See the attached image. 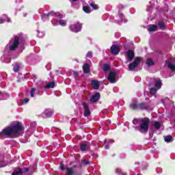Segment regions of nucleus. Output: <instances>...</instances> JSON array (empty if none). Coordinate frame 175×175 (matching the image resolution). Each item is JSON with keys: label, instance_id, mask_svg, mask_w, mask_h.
Masks as SVG:
<instances>
[{"label": "nucleus", "instance_id": "nucleus-8", "mask_svg": "<svg viewBox=\"0 0 175 175\" xmlns=\"http://www.w3.org/2000/svg\"><path fill=\"white\" fill-rule=\"evenodd\" d=\"M28 172H29V168H25L23 170L18 168V170H16L15 171H14L12 175H20L23 173H28Z\"/></svg>", "mask_w": 175, "mask_h": 175}, {"label": "nucleus", "instance_id": "nucleus-51", "mask_svg": "<svg viewBox=\"0 0 175 175\" xmlns=\"http://www.w3.org/2000/svg\"><path fill=\"white\" fill-rule=\"evenodd\" d=\"M107 122H108L109 124H110V120H107Z\"/></svg>", "mask_w": 175, "mask_h": 175}, {"label": "nucleus", "instance_id": "nucleus-7", "mask_svg": "<svg viewBox=\"0 0 175 175\" xmlns=\"http://www.w3.org/2000/svg\"><path fill=\"white\" fill-rule=\"evenodd\" d=\"M108 81L112 83H117V73L115 72H110L108 75Z\"/></svg>", "mask_w": 175, "mask_h": 175}, {"label": "nucleus", "instance_id": "nucleus-18", "mask_svg": "<svg viewBox=\"0 0 175 175\" xmlns=\"http://www.w3.org/2000/svg\"><path fill=\"white\" fill-rule=\"evenodd\" d=\"M143 119H134L133 120V124L135 125V128H138L140 126V124H142V121Z\"/></svg>", "mask_w": 175, "mask_h": 175}, {"label": "nucleus", "instance_id": "nucleus-48", "mask_svg": "<svg viewBox=\"0 0 175 175\" xmlns=\"http://www.w3.org/2000/svg\"><path fill=\"white\" fill-rule=\"evenodd\" d=\"M23 0H16V2H18V3H20Z\"/></svg>", "mask_w": 175, "mask_h": 175}, {"label": "nucleus", "instance_id": "nucleus-42", "mask_svg": "<svg viewBox=\"0 0 175 175\" xmlns=\"http://www.w3.org/2000/svg\"><path fill=\"white\" fill-rule=\"evenodd\" d=\"M60 169L61 170H65V165L62 163H60Z\"/></svg>", "mask_w": 175, "mask_h": 175}, {"label": "nucleus", "instance_id": "nucleus-52", "mask_svg": "<svg viewBox=\"0 0 175 175\" xmlns=\"http://www.w3.org/2000/svg\"><path fill=\"white\" fill-rule=\"evenodd\" d=\"M27 16V14H24V17H25Z\"/></svg>", "mask_w": 175, "mask_h": 175}, {"label": "nucleus", "instance_id": "nucleus-6", "mask_svg": "<svg viewBox=\"0 0 175 175\" xmlns=\"http://www.w3.org/2000/svg\"><path fill=\"white\" fill-rule=\"evenodd\" d=\"M81 28L82 25L79 23H75L74 25L70 26V31L75 33L80 32V31H81Z\"/></svg>", "mask_w": 175, "mask_h": 175}, {"label": "nucleus", "instance_id": "nucleus-1", "mask_svg": "<svg viewBox=\"0 0 175 175\" xmlns=\"http://www.w3.org/2000/svg\"><path fill=\"white\" fill-rule=\"evenodd\" d=\"M23 132L24 127H23V124L20 122H14L0 132V139H5V137H12L14 139L23 135Z\"/></svg>", "mask_w": 175, "mask_h": 175}, {"label": "nucleus", "instance_id": "nucleus-24", "mask_svg": "<svg viewBox=\"0 0 175 175\" xmlns=\"http://www.w3.org/2000/svg\"><path fill=\"white\" fill-rule=\"evenodd\" d=\"M83 70L84 73H89L90 72V65L88 64H84L83 66Z\"/></svg>", "mask_w": 175, "mask_h": 175}, {"label": "nucleus", "instance_id": "nucleus-20", "mask_svg": "<svg viewBox=\"0 0 175 175\" xmlns=\"http://www.w3.org/2000/svg\"><path fill=\"white\" fill-rule=\"evenodd\" d=\"M83 10L85 12V13H91V12H92L91 8H90V5H84L83 6Z\"/></svg>", "mask_w": 175, "mask_h": 175}, {"label": "nucleus", "instance_id": "nucleus-16", "mask_svg": "<svg viewBox=\"0 0 175 175\" xmlns=\"http://www.w3.org/2000/svg\"><path fill=\"white\" fill-rule=\"evenodd\" d=\"M92 85L94 90H98L99 88V85H100L98 81L93 80L92 81Z\"/></svg>", "mask_w": 175, "mask_h": 175}, {"label": "nucleus", "instance_id": "nucleus-3", "mask_svg": "<svg viewBox=\"0 0 175 175\" xmlns=\"http://www.w3.org/2000/svg\"><path fill=\"white\" fill-rule=\"evenodd\" d=\"M18 44H20V38L14 36L10 40L5 49L10 50V51H14L18 47Z\"/></svg>", "mask_w": 175, "mask_h": 175}, {"label": "nucleus", "instance_id": "nucleus-33", "mask_svg": "<svg viewBox=\"0 0 175 175\" xmlns=\"http://www.w3.org/2000/svg\"><path fill=\"white\" fill-rule=\"evenodd\" d=\"M153 126H154V128H156V129H159L161 128V123H159V122H154L153 123Z\"/></svg>", "mask_w": 175, "mask_h": 175}, {"label": "nucleus", "instance_id": "nucleus-44", "mask_svg": "<svg viewBox=\"0 0 175 175\" xmlns=\"http://www.w3.org/2000/svg\"><path fill=\"white\" fill-rule=\"evenodd\" d=\"M116 173H118V174H120V173H121V169H120V168H116Z\"/></svg>", "mask_w": 175, "mask_h": 175}, {"label": "nucleus", "instance_id": "nucleus-47", "mask_svg": "<svg viewBox=\"0 0 175 175\" xmlns=\"http://www.w3.org/2000/svg\"><path fill=\"white\" fill-rule=\"evenodd\" d=\"M105 150H109V145H105Z\"/></svg>", "mask_w": 175, "mask_h": 175}, {"label": "nucleus", "instance_id": "nucleus-10", "mask_svg": "<svg viewBox=\"0 0 175 175\" xmlns=\"http://www.w3.org/2000/svg\"><path fill=\"white\" fill-rule=\"evenodd\" d=\"M83 108H84V116L88 117L91 114V111H90V107H88V105L85 103L83 104Z\"/></svg>", "mask_w": 175, "mask_h": 175}, {"label": "nucleus", "instance_id": "nucleus-23", "mask_svg": "<svg viewBox=\"0 0 175 175\" xmlns=\"http://www.w3.org/2000/svg\"><path fill=\"white\" fill-rule=\"evenodd\" d=\"M138 107L141 110H147L148 109L147 104L143 103L138 104Z\"/></svg>", "mask_w": 175, "mask_h": 175}, {"label": "nucleus", "instance_id": "nucleus-12", "mask_svg": "<svg viewBox=\"0 0 175 175\" xmlns=\"http://www.w3.org/2000/svg\"><path fill=\"white\" fill-rule=\"evenodd\" d=\"M100 98V94L99 93H96L90 98V101L92 102V103H95V102H98L99 100V98Z\"/></svg>", "mask_w": 175, "mask_h": 175}, {"label": "nucleus", "instance_id": "nucleus-11", "mask_svg": "<svg viewBox=\"0 0 175 175\" xmlns=\"http://www.w3.org/2000/svg\"><path fill=\"white\" fill-rule=\"evenodd\" d=\"M51 114H53L51 109H45L41 116L43 118H49Z\"/></svg>", "mask_w": 175, "mask_h": 175}, {"label": "nucleus", "instance_id": "nucleus-35", "mask_svg": "<svg viewBox=\"0 0 175 175\" xmlns=\"http://www.w3.org/2000/svg\"><path fill=\"white\" fill-rule=\"evenodd\" d=\"M104 72H107V70H110V66L109 64H105L103 66Z\"/></svg>", "mask_w": 175, "mask_h": 175}, {"label": "nucleus", "instance_id": "nucleus-5", "mask_svg": "<svg viewBox=\"0 0 175 175\" xmlns=\"http://www.w3.org/2000/svg\"><path fill=\"white\" fill-rule=\"evenodd\" d=\"M140 61H142V59L139 57H137L134 59L133 63L129 64L130 70H133L135 68H137V66H139V64H140Z\"/></svg>", "mask_w": 175, "mask_h": 175}, {"label": "nucleus", "instance_id": "nucleus-4", "mask_svg": "<svg viewBox=\"0 0 175 175\" xmlns=\"http://www.w3.org/2000/svg\"><path fill=\"white\" fill-rule=\"evenodd\" d=\"M150 125V119L147 118H142L141 124L138 129L141 133H147L148 132V126Z\"/></svg>", "mask_w": 175, "mask_h": 175}, {"label": "nucleus", "instance_id": "nucleus-15", "mask_svg": "<svg viewBox=\"0 0 175 175\" xmlns=\"http://www.w3.org/2000/svg\"><path fill=\"white\" fill-rule=\"evenodd\" d=\"M5 21H7V23H10V18H8L7 15L3 14L0 18V24H3Z\"/></svg>", "mask_w": 175, "mask_h": 175}, {"label": "nucleus", "instance_id": "nucleus-27", "mask_svg": "<svg viewBox=\"0 0 175 175\" xmlns=\"http://www.w3.org/2000/svg\"><path fill=\"white\" fill-rule=\"evenodd\" d=\"M90 6H91V8H92L94 9V10H98V9H99V6H98V5H96L94 2H92L90 3Z\"/></svg>", "mask_w": 175, "mask_h": 175}, {"label": "nucleus", "instance_id": "nucleus-50", "mask_svg": "<svg viewBox=\"0 0 175 175\" xmlns=\"http://www.w3.org/2000/svg\"><path fill=\"white\" fill-rule=\"evenodd\" d=\"M74 75H75V76H77V75H78L77 72H75Z\"/></svg>", "mask_w": 175, "mask_h": 175}, {"label": "nucleus", "instance_id": "nucleus-46", "mask_svg": "<svg viewBox=\"0 0 175 175\" xmlns=\"http://www.w3.org/2000/svg\"><path fill=\"white\" fill-rule=\"evenodd\" d=\"M82 163L85 165H88V163H90V162L87 161V160H83Z\"/></svg>", "mask_w": 175, "mask_h": 175}, {"label": "nucleus", "instance_id": "nucleus-21", "mask_svg": "<svg viewBox=\"0 0 175 175\" xmlns=\"http://www.w3.org/2000/svg\"><path fill=\"white\" fill-rule=\"evenodd\" d=\"M157 28L158 26H157L156 25H149L148 31H149V32H154L157 30Z\"/></svg>", "mask_w": 175, "mask_h": 175}, {"label": "nucleus", "instance_id": "nucleus-38", "mask_svg": "<svg viewBox=\"0 0 175 175\" xmlns=\"http://www.w3.org/2000/svg\"><path fill=\"white\" fill-rule=\"evenodd\" d=\"M13 69H14V72H18V70L20 69V66H18L16 64Z\"/></svg>", "mask_w": 175, "mask_h": 175}, {"label": "nucleus", "instance_id": "nucleus-29", "mask_svg": "<svg viewBox=\"0 0 175 175\" xmlns=\"http://www.w3.org/2000/svg\"><path fill=\"white\" fill-rule=\"evenodd\" d=\"M120 20L118 21V23H126V20L124 19V14H119Z\"/></svg>", "mask_w": 175, "mask_h": 175}, {"label": "nucleus", "instance_id": "nucleus-26", "mask_svg": "<svg viewBox=\"0 0 175 175\" xmlns=\"http://www.w3.org/2000/svg\"><path fill=\"white\" fill-rule=\"evenodd\" d=\"M146 65H148V66H152V65H154V61L152 59H146Z\"/></svg>", "mask_w": 175, "mask_h": 175}, {"label": "nucleus", "instance_id": "nucleus-14", "mask_svg": "<svg viewBox=\"0 0 175 175\" xmlns=\"http://www.w3.org/2000/svg\"><path fill=\"white\" fill-rule=\"evenodd\" d=\"M35 132V127L34 126H30L26 131L25 135L27 136V138L29 137Z\"/></svg>", "mask_w": 175, "mask_h": 175}, {"label": "nucleus", "instance_id": "nucleus-45", "mask_svg": "<svg viewBox=\"0 0 175 175\" xmlns=\"http://www.w3.org/2000/svg\"><path fill=\"white\" fill-rule=\"evenodd\" d=\"M28 102H29V98H25L23 100V103H28Z\"/></svg>", "mask_w": 175, "mask_h": 175}, {"label": "nucleus", "instance_id": "nucleus-36", "mask_svg": "<svg viewBox=\"0 0 175 175\" xmlns=\"http://www.w3.org/2000/svg\"><path fill=\"white\" fill-rule=\"evenodd\" d=\"M66 174L68 175H72L73 174V169L72 168H67L66 169Z\"/></svg>", "mask_w": 175, "mask_h": 175}, {"label": "nucleus", "instance_id": "nucleus-25", "mask_svg": "<svg viewBox=\"0 0 175 175\" xmlns=\"http://www.w3.org/2000/svg\"><path fill=\"white\" fill-rule=\"evenodd\" d=\"M55 83L54 82H49L46 83V85L44 87L45 89L47 88H54Z\"/></svg>", "mask_w": 175, "mask_h": 175}, {"label": "nucleus", "instance_id": "nucleus-30", "mask_svg": "<svg viewBox=\"0 0 175 175\" xmlns=\"http://www.w3.org/2000/svg\"><path fill=\"white\" fill-rule=\"evenodd\" d=\"M35 91H36V88H32L31 91H30V96L31 98H34L35 97Z\"/></svg>", "mask_w": 175, "mask_h": 175}, {"label": "nucleus", "instance_id": "nucleus-13", "mask_svg": "<svg viewBox=\"0 0 175 175\" xmlns=\"http://www.w3.org/2000/svg\"><path fill=\"white\" fill-rule=\"evenodd\" d=\"M126 58L129 59V61H132L133 58H135V52L133 51H127V55Z\"/></svg>", "mask_w": 175, "mask_h": 175}, {"label": "nucleus", "instance_id": "nucleus-41", "mask_svg": "<svg viewBox=\"0 0 175 175\" xmlns=\"http://www.w3.org/2000/svg\"><path fill=\"white\" fill-rule=\"evenodd\" d=\"M37 35H38V38H43V36H44L43 32H40L39 31H38Z\"/></svg>", "mask_w": 175, "mask_h": 175}, {"label": "nucleus", "instance_id": "nucleus-19", "mask_svg": "<svg viewBox=\"0 0 175 175\" xmlns=\"http://www.w3.org/2000/svg\"><path fill=\"white\" fill-rule=\"evenodd\" d=\"M59 18H62V16L61 18H58V17L57 18V21L59 19V21L57 22V25L59 24L62 27H65L66 25V21H65L64 19H59Z\"/></svg>", "mask_w": 175, "mask_h": 175}, {"label": "nucleus", "instance_id": "nucleus-17", "mask_svg": "<svg viewBox=\"0 0 175 175\" xmlns=\"http://www.w3.org/2000/svg\"><path fill=\"white\" fill-rule=\"evenodd\" d=\"M166 62L168 68L172 70V72L175 73V65L172 64L171 60H167Z\"/></svg>", "mask_w": 175, "mask_h": 175}, {"label": "nucleus", "instance_id": "nucleus-22", "mask_svg": "<svg viewBox=\"0 0 175 175\" xmlns=\"http://www.w3.org/2000/svg\"><path fill=\"white\" fill-rule=\"evenodd\" d=\"M154 84H155V87H156V88H157V90L161 89V87H162V81H161V79L156 80L154 82Z\"/></svg>", "mask_w": 175, "mask_h": 175}, {"label": "nucleus", "instance_id": "nucleus-31", "mask_svg": "<svg viewBox=\"0 0 175 175\" xmlns=\"http://www.w3.org/2000/svg\"><path fill=\"white\" fill-rule=\"evenodd\" d=\"M131 106L134 110H137V109H139V104L137 105L136 103H131Z\"/></svg>", "mask_w": 175, "mask_h": 175}, {"label": "nucleus", "instance_id": "nucleus-43", "mask_svg": "<svg viewBox=\"0 0 175 175\" xmlns=\"http://www.w3.org/2000/svg\"><path fill=\"white\" fill-rule=\"evenodd\" d=\"M152 10V5H150L148 8L146 9L147 12H151Z\"/></svg>", "mask_w": 175, "mask_h": 175}, {"label": "nucleus", "instance_id": "nucleus-39", "mask_svg": "<svg viewBox=\"0 0 175 175\" xmlns=\"http://www.w3.org/2000/svg\"><path fill=\"white\" fill-rule=\"evenodd\" d=\"M86 57L87 58H92V51L88 52Z\"/></svg>", "mask_w": 175, "mask_h": 175}, {"label": "nucleus", "instance_id": "nucleus-2", "mask_svg": "<svg viewBox=\"0 0 175 175\" xmlns=\"http://www.w3.org/2000/svg\"><path fill=\"white\" fill-rule=\"evenodd\" d=\"M50 16H54V18L51 21L53 25H54V27H55L56 25H58V20L57 19V18L58 17V18H61V17H62V15L58 12L54 13L51 12L48 13L47 14H42L41 17L43 21H47Z\"/></svg>", "mask_w": 175, "mask_h": 175}, {"label": "nucleus", "instance_id": "nucleus-32", "mask_svg": "<svg viewBox=\"0 0 175 175\" xmlns=\"http://www.w3.org/2000/svg\"><path fill=\"white\" fill-rule=\"evenodd\" d=\"M172 136L167 135L165 137L164 140L166 142V143H170V142H172Z\"/></svg>", "mask_w": 175, "mask_h": 175}, {"label": "nucleus", "instance_id": "nucleus-49", "mask_svg": "<svg viewBox=\"0 0 175 175\" xmlns=\"http://www.w3.org/2000/svg\"><path fill=\"white\" fill-rule=\"evenodd\" d=\"M38 77L36 75H33L32 79H36Z\"/></svg>", "mask_w": 175, "mask_h": 175}, {"label": "nucleus", "instance_id": "nucleus-37", "mask_svg": "<svg viewBox=\"0 0 175 175\" xmlns=\"http://www.w3.org/2000/svg\"><path fill=\"white\" fill-rule=\"evenodd\" d=\"M159 27L161 29H163L165 28V23L162 21L159 22Z\"/></svg>", "mask_w": 175, "mask_h": 175}, {"label": "nucleus", "instance_id": "nucleus-40", "mask_svg": "<svg viewBox=\"0 0 175 175\" xmlns=\"http://www.w3.org/2000/svg\"><path fill=\"white\" fill-rule=\"evenodd\" d=\"M69 1L72 6H75V5L76 4V2L79 1V0H69Z\"/></svg>", "mask_w": 175, "mask_h": 175}, {"label": "nucleus", "instance_id": "nucleus-9", "mask_svg": "<svg viewBox=\"0 0 175 175\" xmlns=\"http://www.w3.org/2000/svg\"><path fill=\"white\" fill-rule=\"evenodd\" d=\"M111 53L113 55H117L120 53V47L117 45H112L111 47Z\"/></svg>", "mask_w": 175, "mask_h": 175}, {"label": "nucleus", "instance_id": "nucleus-28", "mask_svg": "<svg viewBox=\"0 0 175 175\" xmlns=\"http://www.w3.org/2000/svg\"><path fill=\"white\" fill-rule=\"evenodd\" d=\"M158 88H152L150 90V94H152V95H155V94H157V92L158 91Z\"/></svg>", "mask_w": 175, "mask_h": 175}, {"label": "nucleus", "instance_id": "nucleus-34", "mask_svg": "<svg viewBox=\"0 0 175 175\" xmlns=\"http://www.w3.org/2000/svg\"><path fill=\"white\" fill-rule=\"evenodd\" d=\"M80 148L82 151H85V150H87L88 148L87 144H81Z\"/></svg>", "mask_w": 175, "mask_h": 175}]
</instances>
